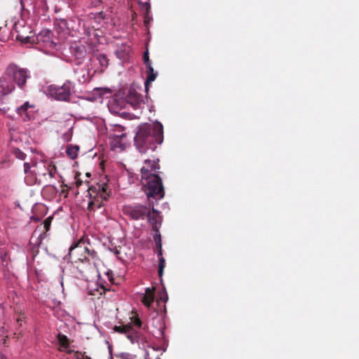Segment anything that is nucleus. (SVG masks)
I'll use <instances>...</instances> for the list:
<instances>
[{
  "instance_id": "26",
  "label": "nucleus",
  "mask_w": 359,
  "mask_h": 359,
  "mask_svg": "<svg viewBox=\"0 0 359 359\" xmlns=\"http://www.w3.org/2000/svg\"><path fill=\"white\" fill-rule=\"evenodd\" d=\"M125 334L126 335L127 338L131 341L132 344L137 342V334L133 329L132 326H131V330L130 331H128V333H126Z\"/></svg>"
},
{
  "instance_id": "5",
  "label": "nucleus",
  "mask_w": 359,
  "mask_h": 359,
  "mask_svg": "<svg viewBox=\"0 0 359 359\" xmlns=\"http://www.w3.org/2000/svg\"><path fill=\"white\" fill-rule=\"evenodd\" d=\"M74 88V84L72 82L66 81L62 86H48L46 89V93L57 100L68 101Z\"/></svg>"
},
{
  "instance_id": "39",
  "label": "nucleus",
  "mask_w": 359,
  "mask_h": 359,
  "mask_svg": "<svg viewBox=\"0 0 359 359\" xmlns=\"http://www.w3.org/2000/svg\"><path fill=\"white\" fill-rule=\"evenodd\" d=\"M142 8H145V9L147 10V12L149 13V9H150L149 3L147 2V3L142 4Z\"/></svg>"
},
{
  "instance_id": "11",
  "label": "nucleus",
  "mask_w": 359,
  "mask_h": 359,
  "mask_svg": "<svg viewBox=\"0 0 359 359\" xmlns=\"http://www.w3.org/2000/svg\"><path fill=\"white\" fill-rule=\"evenodd\" d=\"M154 231V240L156 243V248L158 249L157 252V256L158 257L159 260V264H158V276L161 278L163 274V269L165 268V260L163 257V252H162V243H161V235L159 231V229H157V230H153Z\"/></svg>"
},
{
  "instance_id": "35",
  "label": "nucleus",
  "mask_w": 359,
  "mask_h": 359,
  "mask_svg": "<svg viewBox=\"0 0 359 359\" xmlns=\"http://www.w3.org/2000/svg\"><path fill=\"white\" fill-rule=\"evenodd\" d=\"M28 250L32 251V257H34L38 253V248L35 245H32V243H29Z\"/></svg>"
},
{
  "instance_id": "43",
  "label": "nucleus",
  "mask_w": 359,
  "mask_h": 359,
  "mask_svg": "<svg viewBox=\"0 0 359 359\" xmlns=\"http://www.w3.org/2000/svg\"><path fill=\"white\" fill-rule=\"evenodd\" d=\"M81 181H78V182H77V186H79V185H81Z\"/></svg>"
},
{
  "instance_id": "20",
  "label": "nucleus",
  "mask_w": 359,
  "mask_h": 359,
  "mask_svg": "<svg viewBox=\"0 0 359 359\" xmlns=\"http://www.w3.org/2000/svg\"><path fill=\"white\" fill-rule=\"evenodd\" d=\"M146 72L147 73V78L144 82V88H145V92L147 94L148 91H149L150 83L156 79L158 73H157V72H154V69L153 67H152L151 71L146 70Z\"/></svg>"
},
{
  "instance_id": "14",
  "label": "nucleus",
  "mask_w": 359,
  "mask_h": 359,
  "mask_svg": "<svg viewBox=\"0 0 359 359\" xmlns=\"http://www.w3.org/2000/svg\"><path fill=\"white\" fill-rule=\"evenodd\" d=\"M141 301L146 307L151 309L154 301V289L149 287L146 288L145 293L141 296Z\"/></svg>"
},
{
  "instance_id": "37",
  "label": "nucleus",
  "mask_w": 359,
  "mask_h": 359,
  "mask_svg": "<svg viewBox=\"0 0 359 359\" xmlns=\"http://www.w3.org/2000/svg\"><path fill=\"white\" fill-rule=\"evenodd\" d=\"M76 358L77 359H91L89 356L86 355V353H76Z\"/></svg>"
},
{
  "instance_id": "33",
  "label": "nucleus",
  "mask_w": 359,
  "mask_h": 359,
  "mask_svg": "<svg viewBox=\"0 0 359 359\" xmlns=\"http://www.w3.org/2000/svg\"><path fill=\"white\" fill-rule=\"evenodd\" d=\"M116 356L121 359H135L136 358L135 355L126 352L120 353Z\"/></svg>"
},
{
  "instance_id": "42",
  "label": "nucleus",
  "mask_w": 359,
  "mask_h": 359,
  "mask_svg": "<svg viewBox=\"0 0 359 359\" xmlns=\"http://www.w3.org/2000/svg\"><path fill=\"white\" fill-rule=\"evenodd\" d=\"M144 358H150L149 353L148 351H145Z\"/></svg>"
},
{
  "instance_id": "38",
  "label": "nucleus",
  "mask_w": 359,
  "mask_h": 359,
  "mask_svg": "<svg viewBox=\"0 0 359 359\" xmlns=\"http://www.w3.org/2000/svg\"><path fill=\"white\" fill-rule=\"evenodd\" d=\"M36 166L37 167L38 170H37V172H34L35 175H42L43 176L46 175V174H47L46 170H44L41 171L40 170L41 168L39 167L38 165H36Z\"/></svg>"
},
{
  "instance_id": "28",
  "label": "nucleus",
  "mask_w": 359,
  "mask_h": 359,
  "mask_svg": "<svg viewBox=\"0 0 359 359\" xmlns=\"http://www.w3.org/2000/svg\"><path fill=\"white\" fill-rule=\"evenodd\" d=\"M107 93V90L104 88H95L93 91V99L101 97L104 94Z\"/></svg>"
},
{
  "instance_id": "21",
  "label": "nucleus",
  "mask_w": 359,
  "mask_h": 359,
  "mask_svg": "<svg viewBox=\"0 0 359 359\" xmlns=\"http://www.w3.org/2000/svg\"><path fill=\"white\" fill-rule=\"evenodd\" d=\"M79 150V147L77 145H69L67 147L66 153L67 156L72 158L74 159L78 156V152Z\"/></svg>"
},
{
  "instance_id": "19",
  "label": "nucleus",
  "mask_w": 359,
  "mask_h": 359,
  "mask_svg": "<svg viewBox=\"0 0 359 359\" xmlns=\"http://www.w3.org/2000/svg\"><path fill=\"white\" fill-rule=\"evenodd\" d=\"M14 88L13 84H8L6 81L0 79V98L2 96L11 93Z\"/></svg>"
},
{
  "instance_id": "41",
  "label": "nucleus",
  "mask_w": 359,
  "mask_h": 359,
  "mask_svg": "<svg viewBox=\"0 0 359 359\" xmlns=\"http://www.w3.org/2000/svg\"><path fill=\"white\" fill-rule=\"evenodd\" d=\"M151 309H154V312L156 313V316L154 317L156 318H159L158 316V311L156 309H154V307H151Z\"/></svg>"
},
{
  "instance_id": "6",
  "label": "nucleus",
  "mask_w": 359,
  "mask_h": 359,
  "mask_svg": "<svg viewBox=\"0 0 359 359\" xmlns=\"http://www.w3.org/2000/svg\"><path fill=\"white\" fill-rule=\"evenodd\" d=\"M126 128L118 124L112 126L109 130V138L111 140V145L114 148L123 149L126 147Z\"/></svg>"
},
{
  "instance_id": "10",
  "label": "nucleus",
  "mask_w": 359,
  "mask_h": 359,
  "mask_svg": "<svg viewBox=\"0 0 359 359\" xmlns=\"http://www.w3.org/2000/svg\"><path fill=\"white\" fill-rule=\"evenodd\" d=\"M69 51L74 57V62L80 65L86 55V48L79 41H74L69 46Z\"/></svg>"
},
{
  "instance_id": "36",
  "label": "nucleus",
  "mask_w": 359,
  "mask_h": 359,
  "mask_svg": "<svg viewBox=\"0 0 359 359\" xmlns=\"http://www.w3.org/2000/svg\"><path fill=\"white\" fill-rule=\"evenodd\" d=\"M86 255L87 257L90 256L94 258L97 256V253L94 250L88 248V250H86Z\"/></svg>"
},
{
  "instance_id": "13",
  "label": "nucleus",
  "mask_w": 359,
  "mask_h": 359,
  "mask_svg": "<svg viewBox=\"0 0 359 359\" xmlns=\"http://www.w3.org/2000/svg\"><path fill=\"white\" fill-rule=\"evenodd\" d=\"M149 223L152 226V230H157V229H160L162 223V218L160 215V212L152 208V214L149 211L147 217Z\"/></svg>"
},
{
  "instance_id": "23",
  "label": "nucleus",
  "mask_w": 359,
  "mask_h": 359,
  "mask_svg": "<svg viewBox=\"0 0 359 359\" xmlns=\"http://www.w3.org/2000/svg\"><path fill=\"white\" fill-rule=\"evenodd\" d=\"M15 29L18 32L16 35V39L22 41V43H30L31 42V36L29 35H25V33L18 30V25H15Z\"/></svg>"
},
{
  "instance_id": "44",
  "label": "nucleus",
  "mask_w": 359,
  "mask_h": 359,
  "mask_svg": "<svg viewBox=\"0 0 359 359\" xmlns=\"http://www.w3.org/2000/svg\"><path fill=\"white\" fill-rule=\"evenodd\" d=\"M27 262H29L28 256L26 257Z\"/></svg>"
},
{
  "instance_id": "29",
  "label": "nucleus",
  "mask_w": 359,
  "mask_h": 359,
  "mask_svg": "<svg viewBox=\"0 0 359 359\" xmlns=\"http://www.w3.org/2000/svg\"><path fill=\"white\" fill-rule=\"evenodd\" d=\"M143 60L144 62V64L146 65V69L147 71H151L152 70V66L151 62L149 58V53L148 51H146L143 55Z\"/></svg>"
},
{
  "instance_id": "32",
  "label": "nucleus",
  "mask_w": 359,
  "mask_h": 359,
  "mask_svg": "<svg viewBox=\"0 0 359 359\" xmlns=\"http://www.w3.org/2000/svg\"><path fill=\"white\" fill-rule=\"evenodd\" d=\"M108 250L111 252L112 253H114V255L116 256V257L118 259H122L120 257H119V255H120V250H121V247H116V246H114L113 245H111V246H109L108 247Z\"/></svg>"
},
{
  "instance_id": "46",
  "label": "nucleus",
  "mask_w": 359,
  "mask_h": 359,
  "mask_svg": "<svg viewBox=\"0 0 359 359\" xmlns=\"http://www.w3.org/2000/svg\"><path fill=\"white\" fill-rule=\"evenodd\" d=\"M144 359H150V358H144Z\"/></svg>"
},
{
  "instance_id": "9",
  "label": "nucleus",
  "mask_w": 359,
  "mask_h": 359,
  "mask_svg": "<svg viewBox=\"0 0 359 359\" xmlns=\"http://www.w3.org/2000/svg\"><path fill=\"white\" fill-rule=\"evenodd\" d=\"M86 250H88V247L83 241H80L69 248L68 255L74 262L87 261Z\"/></svg>"
},
{
  "instance_id": "4",
  "label": "nucleus",
  "mask_w": 359,
  "mask_h": 359,
  "mask_svg": "<svg viewBox=\"0 0 359 359\" xmlns=\"http://www.w3.org/2000/svg\"><path fill=\"white\" fill-rule=\"evenodd\" d=\"M89 191L95 194L93 198L90 199L88 204V209L90 211L102 208L104 205L103 201H107L109 196L107 191V185L105 183L93 186L89 189Z\"/></svg>"
},
{
  "instance_id": "2",
  "label": "nucleus",
  "mask_w": 359,
  "mask_h": 359,
  "mask_svg": "<svg viewBox=\"0 0 359 359\" xmlns=\"http://www.w3.org/2000/svg\"><path fill=\"white\" fill-rule=\"evenodd\" d=\"M126 104L134 109H141L144 104L142 95L133 86L126 89L122 94H116L108 104V107L111 113L119 114Z\"/></svg>"
},
{
  "instance_id": "31",
  "label": "nucleus",
  "mask_w": 359,
  "mask_h": 359,
  "mask_svg": "<svg viewBox=\"0 0 359 359\" xmlns=\"http://www.w3.org/2000/svg\"><path fill=\"white\" fill-rule=\"evenodd\" d=\"M114 330L120 333H128L131 330V325L115 326Z\"/></svg>"
},
{
  "instance_id": "8",
  "label": "nucleus",
  "mask_w": 359,
  "mask_h": 359,
  "mask_svg": "<svg viewBox=\"0 0 359 359\" xmlns=\"http://www.w3.org/2000/svg\"><path fill=\"white\" fill-rule=\"evenodd\" d=\"M149 208L143 205L137 204L127 205L123 208L125 215L130 217L134 220L144 219L149 213Z\"/></svg>"
},
{
  "instance_id": "15",
  "label": "nucleus",
  "mask_w": 359,
  "mask_h": 359,
  "mask_svg": "<svg viewBox=\"0 0 359 359\" xmlns=\"http://www.w3.org/2000/svg\"><path fill=\"white\" fill-rule=\"evenodd\" d=\"M152 323L157 328L156 333L154 334L156 338H164V330L165 328L163 318H152Z\"/></svg>"
},
{
  "instance_id": "40",
  "label": "nucleus",
  "mask_w": 359,
  "mask_h": 359,
  "mask_svg": "<svg viewBox=\"0 0 359 359\" xmlns=\"http://www.w3.org/2000/svg\"><path fill=\"white\" fill-rule=\"evenodd\" d=\"M135 325L136 326H137L138 327H141V326H142V321L140 320V318H137V319H135Z\"/></svg>"
},
{
  "instance_id": "3",
  "label": "nucleus",
  "mask_w": 359,
  "mask_h": 359,
  "mask_svg": "<svg viewBox=\"0 0 359 359\" xmlns=\"http://www.w3.org/2000/svg\"><path fill=\"white\" fill-rule=\"evenodd\" d=\"M141 175L142 179L145 180L143 184L147 197L154 198L156 200L163 198L164 190L161 177L158 175L149 173V170L146 167L141 168Z\"/></svg>"
},
{
  "instance_id": "16",
  "label": "nucleus",
  "mask_w": 359,
  "mask_h": 359,
  "mask_svg": "<svg viewBox=\"0 0 359 359\" xmlns=\"http://www.w3.org/2000/svg\"><path fill=\"white\" fill-rule=\"evenodd\" d=\"M94 60L97 61L100 67H97L94 72H102L108 67L109 60L107 57L103 53H97L94 56Z\"/></svg>"
},
{
  "instance_id": "12",
  "label": "nucleus",
  "mask_w": 359,
  "mask_h": 359,
  "mask_svg": "<svg viewBox=\"0 0 359 359\" xmlns=\"http://www.w3.org/2000/svg\"><path fill=\"white\" fill-rule=\"evenodd\" d=\"M18 117L23 121H29L34 118V106L29 102H25L22 105L16 108Z\"/></svg>"
},
{
  "instance_id": "25",
  "label": "nucleus",
  "mask_w": 359,
  "mask_h": 359,
  "mask_svg": "<svg viewBox=\"0 0 359 359\" xmlns=\"http://www.w3.org/2000/svg\"><path fill=\"white\" fill-rule=\"evenodd\" d=\"M158 160H157V161H156L154 160L151 161V160H149V159H146L144 161L145 164L147 165V168L149 170V172L151 171H154V170H156L160 168V166L158 164Z\"/></svg>"
},
{
  "instance_id": "34",
  "label": "nucleus",
  "mask_w": 359,
  "mask_h": 359,
  "mask_svg": "<svg viewBox=\"0 0 359 359\" xmlns=\"http://www.w3.org/2000/svg\"><path fill=\"white\" fill-rule=\"evenodd\" d=\"M72 128H70L67 132L63 134L62 138L64 141L69 142L72 140Z\"/></svg>"
},
{
  "instance_id": "27",
  "label": "nucleus",
  "mask_w": 359,
  "mask_h": 359,
  "mask_svg": "<svg viewBox=\"0 0 359 359\" xmlns=\"http://www.w3.org/2000/svg\"><path fill=\"white\" fill-rule=\"evenodd\" d=\"M57 339H58V341L60 344V346L62 348L66 349L68 347L67 337L65 335L60 334H58Z\"/></svg>"
},
{
  "instance_id": "18",
  "label": "nucleus",
  "mask_w": 359,
  "mask_h": 359,
  "mask_svg": "<svg viewBox=\"0 0 359 359\" xmlns=\"http://www.w3.org/2000/svg\"><path fill=\"white\" fill-rule=\"evenodd\" d=\"M74 74L78 75L77 79L80 83H86L90 81V72L88 69H74Z\"/></svg>"
},
{
  "instance_id": "30",
  "label": "nucleus",
  "mask_w": 359,
  "mask_h": 359,
  "mask_svg": "<svg viewBox=\"0 0 359 359\" xmlns=\"http://www.w3.org/2000/svg\"><path fill=\"white\" fill-rule=\"evenodd\" d=\"M13 154L20 160H25L26 158V154L18 148H14L13 149Z\"/></svg>"
},
{
  "instance_id": "17",
  "label": "nucleus",
  "mask_w": 359,
  "mask_h": 359,
  "mask_svg": "<svg viewBox=\"0 0 359 359\" xmlns=\"http://www.w3.org/2000/svg\"><path fill=\"white\" fill-rule=\"evenodd\" d=\"M24 171L26 174V177L25 178V182L28 185L33 184L34 183V172L35 170H31V165L29 163L25 162L24 163Z\"/></svg>"
},
{
  "instance_id": "1",
  "label": "nucleus",
  "mask_w": 359,
  "mask_h": 359,
  "mask_svg": "<svg viewBox=\"0 0 359 359\" xmlns=\"http://www.w3.org/2000/svg\"><path fill=\"white\" fill-rule=\"evenodd\" d=\"M163 141V129L161 123L156 125L149 123L140 125L134 137L135 146L140 153H145L149 149L154 151Z\"/></svg>"
},
{
  "instance_id": "45",
  "label": "nucleus",
  "mask_w": 359,
  "mask_h": 359,
  "mask_svg": "<svg viewBox=\"0 0 359 359\" xmlns=\"http://www.w3.org/2000/svg\"><path fill=\"white\" fill-rule=\"evenodd\" d=\"M24 29L29 30V27H24Z\"/></svg>"
},
{
  "instance_id": "7",
  "label": "nucleus",
  "mask_w": 359,
  "mask_h": 359,
  "mask_svg": "<svg viewBox=\"0 0 359 359\" xmlns=\"http://www.w3.org/2000/svg\"><path fill=\"white\" fill-rule=\"evenodd\" d=\"M6 72L11 75L20 89H24L27 79L30 77L29 72L26 69L18 67L16 65H11L8 67Z\"/></svg>"
},
{
  "instance_id": "22",
  "label": "nucleus",
  "mask_w": 359,
  "mask_h": 359,
  "mask_svg": "<svg viewBox=\"0 0 359 359\" xmlns=\"http://www.w3.org/2000/svg\"><path fill=\"white\" fill-rule=\"evenodd\" d=\"M168 299V294L166 293V292H165L163 290L160 292L159 297L156 300V304L158 305V306L160 307L161 304H163L164 313L166 312L165 304L167 302Z\"/></svg>"
},
{
  "instance_id": "24",
  "label": "nucleus",
  "mask_w": 359,
  "mask_h": 359,
  "mask_svg": "<svg viewBox=\"0 0 359 359\" xmlns=\"http://www.w3.org/2000/svg\"><path fill=\"white\" fill-rule=\"evenodd\" d=\"M39 165L42 166L43 170H45L47 171V173L50 178H53L55 177V175L56 172V167L55 165H49L46 168V165L43 163H41Z\"/></svg>"
}]
</instances>
